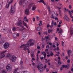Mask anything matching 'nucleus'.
Returning a JSON list of instances; mask_svg holds the SVG:
<instances>
[{"label":"nucleus","instance_id":"obj_36","mask_svg":"<svg viewBox=\"0 0 73 73\" xmlns=\"http://www.w3.org/2000/svg\"><path fill=\"white\" fill-rule=\"evenodd\" d=\"M53 24L54 26H56V25H57V23H56V22H54L53 23Z\"/></svg>","mask_w":73,"mask_h":73},{"label":"nucleus","instance_id":"obj_42","mask_svg":"<svg viewBox=\"0 0 73 73\" xmlns=\"http://www.w3.org/2000/svg\"><path fill=\"white\" fill-rule=\"evenodd\" d=\"M70 60L68 59L67 60V62L69 63H70Z\"/></svg>","mask_w":73,"mask_h":73},{"label":"nucleus","instance_id":"obj_17","mask_svg":"<svg viewBox=\"0 0 73 73\" xmlns=\"http://www.w3.org/2000/svg\"><path fill=\"white\" fill-rule=\"evenodd\" d=\"M72 53V51L70 50L68 51V57H70V54L69 53Z\"/></svg>","mask_w":73,"mask_h":73},{"label":"nucleus","instance_id":"obj_35","mask_svg":"<svg viewBox=\"0 0 73 73\" xmlns=\"http://www.w3.org/2000/svg\"><path fill=\"white\" fill-rule=\"evenodd\" d=\"M22 72L23 73H29V72L27 71H23Z\"/></svg>","mask_w":73,"mask_h":73},{"label":"nucleus","instance_id":"obj_16","mask_svg":"<svg viewBox=\"0 0 73 73\" xmlns=\"http://www.w3.org/2000/svg\"><path fill=\"white\" fill-rule=\"evenodd\" d=\"M41 27H38L37 29H36V31H41Z\"/></svg>","mask_w":73,"mask_h":73},{"label":"nucleus","instance_id":"obj_57","mask_svg":"<svg viewBox=\"0 0 73 73\" xmlns=\"http://www.w3.org/2000/svg\"><path fill=\"white\" fill-rule=\"evenodd\" d=\"M65 58L66 60H68V57L66 56Z\"/></svg>","mask_w":73,"mask_h":73},{"label":"nucleus","instance_id":"obj_49","mask_svg":"<svg viewBox=\"0 0 73 73\" xmlns=\"http://www.w3.org/2000/svg\"><path fill=\"white\" fill-rule=\"evenodd\" d=\"M3 32L5 33V29H3Z\"/></svg>","mask_w":73,"mask_h":73},{"label":"nucleus","instance_id":"obj_10","mask_svg":"<svg viewBox=\"0 0 73 73\" xmlns=\"http://www.w3.org/2000/svg\"><path fill=\"white\" fill-rule=\"evenodd\" d=\"M13 2V0H11V1L8 4H7L6 6V8L7 9L8 8H9V4H11V3H12Z\"/></svg>","mask_w":73,"mask_h":73},{"label":"nucleus","instance_id":"obj_38","mask_svg":"<svg viewBox=\"0 0 73 73\" xmlns=\"http://www.w3.org/2000/svg\"><path fill=\"white\" fill-rule=\"evenodd\" d=\"M8 32H9V33H12V31L11 30H9L8 31Z\"/></svg>","mask_w":73,"mask_h":73},{"label":"nucleus","instance_id":"obj_55","mask_svg":"<svg viewBox=\"0 0 73 73\" xmlns=\"http://www.w3.org/2000/svg\"><path fill=\"white\" fill-rule=\"evenodd\" d=\"M31 57H34V56H35V55H34V54H31Z\"/></svg>","mask_w":73,"mask_h":73},{"label":"nucleus","instance_id":"obj_29","mask_svg":"<svg viewBox=\"0 0 73 73\" xmlns=\"http://www.w3.org/2000/svg\"><path fill=\"white\" fill-rule=\"evenodd\" d=\"M23 25H25V26L27 25V24H26V23H25L24 21H23Z\"/></svg>","mask_w":73,"mask_h":73},{"label":"nucleus","instance_id":"obj_31","mask_svg":"<svg viewBox=\"0 0 73 73\" xmlns=\"http://www.w3.org/2000/svg\"><path fill=\"white\" fill-rule=\"evenodd\" d=\"M46 48L47 49H49V45H47L46 46Z\"/></svg>","mask_w":73,"mask_h":73},{"label":"nucleus","instance_id":"obj_5","mask_svg":"<svg viewBox=\"0 0 73 73\" xmlns=\"http://www.w3.org/2000/svg\"><path fill=\"white\" fill-rule=\"evenodd\" d=\"M3 46L5 49H7L9 46V44L8 43V42H6L3 45Z\"/></svg>","mask_w":73,"mask_h":73},{"label":"nucleus","instance_id":"obj_26","mask_svg":"<svg viewBox=\"0 0 73 73\" xmlns=\"http://www.w3.org/2000/svg\"><path fill=\"white\" fill-rule=\"evenodd\" d=\"M40 23L38 24V25H39V26H41V25H42V21H40Z\"/></svg>","mask_w":73,"mask_h":73},{"label":"nucleus","instance_id":"obj_44","mask_svg":"<svg viewBox=\"0 0 73 73\" xmlns=\"http://www.w3.org/2000/svg\"><path fill=\"white\" fill-rule=\"evenodd\" d=\"M48 44H49L50 45H52V44L50 42L48 43Z\"/></svg>","mask_w":73,"mask_h":73},{"label":"nucleus","instance_id":"obj_45","mask_svg":"<svg viewBox=\"0 0 73 73\" xmlns=\"http://www.w3.org/2000/svg\"><path fill=\"white\" fill-rule=\"evenodd\" d=\"M1 7H2V5H1V4L0 3V10L1 9Z\"/></svg>","mask_w":73,"mask_h":73},{"label":"nucleus","instance_id":"obj_21","mask_svg":"<svg viewBox=\"0 0 73 73\" xmlns=\"http://www.w3.org/2000/svg\"><path fill=\"white\" fill-rule=\"evenodd\" d=\"M13 36L14 38H16L17 37V34L16 33H14L13 34Z\"/></svg>","mask_w":73,"mask_h":73},{"label":"nucleus","instance_id":"obj_1","mask_svg":"<svg viewBox=\"0 0 73 73\" xmlns=\"http://www.w3.org/2000/svg\"><path fill=\"white\" fill-rule=\"evenodd\" d=\"M34 44H35V41L32 39H30L27 42V44H23L21 46L20 48H23L24 50H27L28 52V54L29 55V53L30 52L29 46H32L34 45Z\"/></svg>","mask_w":73,"mask_h":73},{"label":"nucleus","instance_id":"obj_2","mask_svg":"<svg viewBox=\"0 0 73 73\" xmlns=\"http://www.w3.org/2000/svg\"><path fill=\"white\" fill-rule=\"evenodd\" d=\"M6 69L8 72H11L12 70V66L11 65H8L6 67Z\"/></svg>","mask_w":73,"mask_h":73},{"label":"nucleus","instance_id":"obj_52","mask_svg":"<svg viewBox=\"0 0 73 73\" xmlns=\"http://www.w3.org/2000/svg\"><path fill=\"white\" fill-rule=\"evenodd\" d=\"M37 48L38 49H40V47L39 46H38L37 47Z\"/></svg>","mask_w":73,"mask_h":73},{"label":"nucleus","instance_id":"obj_46","mask_svg":"<svg viewBox=\"0 0 73 73\" xmlns=\"http://www.w3.org/2000/svg\"><path fill=\"white\" fill-rule=\"evenodd\" d=\"M54 23V21L52 20L51 24H53V23Z\"/></svg>","mask_w":73,"mask_h":73},{"label":"nucleus","instance_id":"obj_23","mask_svg":"<svg viewBox=\"0 0 73 73\" xmlns=\"http://www.w3.org/2000/svg\"><path fill=\"white\" fill-rule=\"evenodd\" d=\"M47 8L48 9V11L49 12H50V7L49 6H47Z\"/></svg>","mask_w":73,"mask_h":73},{"label":"nucleus","instance_id":"obj_40","mask_svg":"<svg viewBox=\"0 0 73 73\" xmlns=\"http://www.w3.org/2000/svg\"><path fill=\"white\" fill-rule=\"evenodd\" d=\"M68 12H69V13L70 15H72V13H71V12H70V11H69Z\"/></svg>","mask_w":73,"mask_h":73},{"label":"nucleus","instance_id":"obj_43","mask_svg":"<svg viewBox=\"0 0 73 73\" xmlns=\"http://www.w3.org/2000/svg\"><path fill=\"white\" fill-rule=\"evenodd\" d=\"M62 45L63 46H64V42H62Z\"/></svg>","mask_w":73,"mask_h":73},{"label":"nucleus","instance_id":"obj_19","mask_svg":"<svg viewBox=\"0 0 73 73\" xmlns=\"http://www.w3.org/2000/svg\"><path fill=\"white\" fill-rule=\"evenodd\" d=\"M65 18L66 19V20L67 21H68L69 20V18L68 17L67 15H65Z\"/></svg>","mask_w":73,"mask_h":73},{"label":"nucleus","instance_id":"obj_37","mask_svg":"<svg viewBox=\"0 0 73 73\" xmlns=\"http://www.w3.org/2000/svg\"><path fill=\"white\" fill-rule=\"evenodd\" d=\"M59 12L60 15H61V10H60V9L59 10Z\"/></svg>","mask_w":73,"mask_h":73},{"label":"nucleus","instance_id":"obj_39","mask_svg":"<svg viewBox=\"0 0 73 73\" xmlns=\"http://www.w3.org/2000/svg\"><path fill=\"white\" fill-rule=\"evenodd\" d=\"M50 27V25L49 24H48L47 25V28H49V27Z\"/></svg>","mask_w":73,"mask_h":73},{"label":"nucleus","instance_id":"obj_6","mask_svg":"<svg viewBox=\"0 0 73 73\" xmlns=\"http://www.w3.org/2000/svg\"><path fill=\"white\" fill-rule=\"evenodd\" d=\"M11 8L10 11V13H13L14 12H15V7L14 6H11Z\"/></svg>","mask_w":73,"mask_h":73},{"label":"nucleus","instance_id":"obj_33","mask_svg":"<svg viewBox=\"0 0 73 73\" xmlns=\"http://www.w3.org/2000/svg\"><path fill=\"white\" fill-rule=\"evenodd\" d=\"M22 28H23V30H26V29L25 28H24V26H23L21 27Z\"/></svg>","mask_w":73,"mask_h":73},{"label":"nucleus","instance_id":"obj_34","mask_svg":"<svg viewBox=\"0 0 73 73\" xmlns=\"http://www.w3.org/2000/svg\"><path fill=\"white\" fill-rule=\"evenodd\" d=\"M46 72H49V69L48 68H46Z\"/></svg>","mask_w":73,"mask_h":73},{"label":"nucleus","instance_id":"obj_14","mask_svg":"<svg viewBox=\"0 0 73 73\" xmlns=\"http://www.w3.org/2000/svg\"><path fill=\"white\" fill-rule=\"evenodd\" d=\"M25 1V0H21L19 2V4L20 5H21V4L23 3H24Z\"/></svg>","mask_w":73,"mask_h":73},{"label":"nucleus","instance_id":"obj_25","mask_svg":"<svg viewBox=\"0 0 73 73\" xmlns=\"http://www.w3.org/2000/svg\"><path fill=\"white\" fill-rule=\"evenodd\" d=\"M20 64L22 66V65H23V60H21L20 61Z\"/></svg>","mask_w":73,"mask_h":73},{"label":"nucleus","instance_id":"obj_54","mask_svg":"<svg viewBox=\"0 0 73 73\" xmlns=\"http://www.w3.org/2000/svg\"><path fill=\"white\" fill-rule=\"evenodd\" d=\"M60 29V32L62 33L63 32V31H62V29Z\"/></svg>","mask_w":73,"mask_h":73},{"label":"nucleus","instance_id":"obj_41","mask_svg":"<svg viewBox=\"0 0 73 73\" xmlns=\"http://www.w3.org/2000/svg\"><path fill=\"white\" fill-rule=\"evenodd\" d=\"M16 28H13V30L14 31H15L16 30Z\"/></svg>","mask_w":73,"mask_h":73},{"label":"nucleus","instance_id":"obj_58","mask_svg":"<svg viewBox=\"0 0 73 73\" xmlns=\"http://www.w3.org/2000/svg\"><path fill=\"white\" fill-rule=\"evenodd\" d=\"M70 17H71V18H72V19H73V17L72 16V15H70Z\"/></svg>","mask_w":73,"mask_h":73},{"label":"nucleus","instance_id":"obj_15","mask_svg":"<svg viewBox=\"0 0 73 73\" xmlns=\"http://www.w3.org/2000/svg\"><path fill=\"white\" fill-rule=\"evenodd\" d=\"M36 6L35 5H33L32 6V11H35V9H36Z\"/></svg>","mask_w":73,"mask_h":73},{"label":"nucleus","instance_id":"obj_30","mask_svg":"<svg viewBox=\"0 0 73 73\" xmlns=\"http://www.w3.org/2000/svg\"><path fill=\"white\" fill-rule=\"evenodd\" d=\"M53 52H51V53L50 54V56H53Z\"/></svg>","mask_w":73,"mask_h":73},{"label":"nucleus","instance_id":"obj_60","mask_svg":"<svg viewBox=\"0 0 73 73\" xmlns=\"http://www.w3.org/2000/svg\"><path fill=\"white\" fill-rule=\"evenodd\" d=\"M33 21H35V18H33Z\"/></svg>","mask_w":73,"mask_h":73},{"label":"nucleus","instance_id":"obj_32","mask_svg":"<svg viewBox=\"0 0 73 73\" xmlns=\"http://www.w3.org/2000/svg\"><path fill=\"white\" fill-rule=\"evenodd\" d=\"M53 24H52L50 26V28H53Z\"/></svg>","mask_w":73,"mask_h":73},{"label":"nucleus","instance_id":"obj_27","mask_svg":"<svg viewBox=\"0 0 73 73\" xmlns=\"http://www.w3.org/2000/svg\"><path fill=\"white\" fill-rule=\"evenodd\" d=\"M44 1L43 0H40V1H38V2H39L40 3H43Z\"/></svg>","mask_w":73,"mask_h":73},{"label":"nucleus","instance_id":"obj_48","mask_svg":"<svg viewBox=\"0 0 73 73\" xmlns=\"http://www.w3.org/2000/svg\"><path fill=\"white\" fill-rule=\"evenodd\" d=\"M69 7L70 9H71V8H72V6H71V5H69Z\"/></svg>","mask_w":73,"mask_h":73},{"label":"nucleus","instance_id":"obj_8","mask_svg":"<svg viewBox=\"0 0 73 73\" xmlns=\"http://www.w3.org/2000/svg\"><path fill=\"white\" fill-rule=\"evenodd\" d=\"M5 42V39L4 38H2L0 40V44H2Z\"/></svg>","mask_w":73,"mask_h":73},{"label":"nucleus","instance_id":"obj_3","mask_svg":"<svg viewBox=\"0 0 73 73\" xmlns=\"http://www.w3.org/2000/svg\"><path fill=\"white\" fill-rule=\"evenodd\" d=\"M7 52V51H2L1 53V55H0V60H1L3 58V57H5V54H4V53H5Z\"/></svg>","mask_w":73,"mask_h":73},{"label":"nucleus","instance_id":"obj_56","mask_svg":"<svg viewBox=\"0 0 73 73\" xmlns=\"http://www.w3.org/2000/svg\"><path fill=\"white\" fill-rule=\"evenodd\" d=\"M48 49H46L45 50V52H48Z\"/></svg>","mask_w":73,"mask_h":73},{"label":"nucleus","instance_id":"obj_11","mask_svg":"<svg viewBox=\"0 0 73 73\" xmlns=\"http://www.w3.org/2000/svg\"><path fill=\"white\" fill-rule=\"evenodd\" d=\"M39 65L40 67V69H43L44 68V67H43V65L41 63H40L39 64Z\"/></svg>","mask_w":73,"mask_h":73},{"label":"nucleus","instance_id":"obj_12","mask_svg":"<svg viewBox=\"0 0 73 73\" xmlns=\"http://www.w3.org/2000/svg\"><path fill=\"white\" fill-rule=\"evenodd\" d=\"M70 35H73V28L72 27H71L70 28Z\"/></svg>","mask_w":73,"mask_h":73},{"label":"nucleus","instance_id":"obj_51","mask_svg":"<svg viewBox=\"0 0 73 73\" xmlns=\"http://www.w3.org/2000/svg\"><path fill=\"white\" fill-rule=\"evenodd\" d=\"M46 65H45L44 66V69H45L46 68Z\"/></svg>","mask_w":73,"mask_h":73},{"label":"nucleus","instance_id":"obj_64","mask_svg":"<svg viewBox=\"0 0 73 73\" xmlns=\"http://www.w3.org/2000/svg\"><path fill=\"white\" fill-rule=\"evenodd\" d=\"M48 33H50V30L49 29L48 30Z\"/></svg>","mask_w":73,"mask_h":73},{"label":"nucleus","instance_id":"obj_28","mask_svg":"<svg viewBox=\"0 0 73 73\" xmlns=\"http://www.w3.org/2000/svg\"><path fill=\"white\" fill-rule=\"evenodd\" d=\"M10 56L11 54H7L6 57H10Z\"/></svg>","mask_w":73,"mask_h":73},{"label":"nucleus","instance_id":"obj_61","mask_svg":"<svg viewBox=\"0 0 73 73\" xmlns=\"http://www.w3.org/2000/svg\"><path fill=\"white\" fill-rule=\"evenodd\" d=\"M42 54H45V52H42Z\"/></svg>","mask_w":73,"mask_h":73},{"label":"nucleus","instance_id":"obj_62","mask_svg":"<svg viewBox=\"0 0 73 73\" xmlns=\"http://www.w3.org/2000/svg\"><path fill=\"white\" fill-rule=\"evenodd\" d=\"M36 20L37 21L38 20V17H36Z\"/></svg>","mask_w":73,"mask_h":73},{"label":"nucleus","instance_id":"obj_18","mask_svg":"<svg viewBox=\"0 0 73 73\" xmlns=\"http://www.w3.org/2000/svg\"><path fill=\"white\" fill-rule=\"evenodd\" d=\"M18 69H19V68H18L15 69V70L14 71L13 73H20L19 72H17V70Z\"/></svg>","mask_w":73,"mask_h":73},{"label":"nucleus","instance_id":"obj_50","mask_svg":"<svg viewBox=\"0 0 73 73\" xmlns=\"http://www.w3.org/2000/svg\"><path fill=\"white\" fill-rule=\"evenodd\" d=\"M58 64L59 65H61V64H62V63L61 62H58Z\"/></svg>","mask_w":73,"mask_h":73},{"label":"nucleus","instance_id":"obj_13","mask_svg":"<svg viewBox=\"0 0 73 73\" xmlns=\"http://www.w3.org/2000/svg\"><path fill=\"white\" fill-rule=\"evenodd\" d=\"M54 14H52V15L50 16V17L51 19H54L55 17L54 16V15H56V13H54Z\"/></svg>","mask_w":73,"mask_h":73},{"label":"nucleus","instance_id":"obj_9","mask_svg":"<svg viewBox=\"0 0 73 73\" xmlns=\"http://www.w3.org/2000/svg\"><path fill=\"white\" fill-rule=\"evenodd\" d=\"M25 14L27 15H29V9H27L25 10Z\"/></svg>","mask_w":73,"mask_h":73},{"label":"nucleus","instance_id":"obj_4","mask_svg":"<svg viewBox=\"0 0 73 73\" xmlns=\"http://www.w3.org/2000/svg\"><path fill=\"white\" fill-rule=\"evenodd\" d=\"M10 59L11 60L12 62H15L16 60V59H17V58L15 56H13L10 57Z\"/></svg>","mask_w":73,"mask_h":73},{"label":"nucleus","instance_id":"obj_24","mask_svg":"<svg viewBox=\"0 0 73 73\" xmlns=\"http://www.w3.org/2000/svg\"><path fill=\"white\" fill-rule=\"evenodd\" d=\"M62 68H68V66L67 65H62Z\"/></svg>","mask_w":73,"mask_h":73},{"label":"nucleus","instance_id":"obj_20","mask_svg":"<svg viewBox=\"0 0 73 73\" xmlns=\"http://www.w3.org/2000/svg\"><path fill=\"white\" fill-rule=\"evenodd\" d=\"M1 73H7V71L5 70H3L1 71Z\"/></svg>","mask_w":73,"mask_h":73},{"label":"nucleus","instance_id":"obj_63","mask_svg":"<svg viewBox=\"0 0 73 73\" xmlns=\"http://www.w3.org/2000/svg\"><path fill=\"white\" fill-rule=\"evenodd\" d=\"M48 65H50V63L48 62Z\"/></svg>","mask_w":73,"mask_h":73},{"label":"nucleus","instance_id":"obj_22","mask_svg":"<svg viewBox=\"0 0 73 73\" xmlns=\"http://www.w3.org/2000/svg\"><path fill=\"white\" fill-rule=\"evenodd\" d=\"M4 68V66L3 65H0V70H1V69H3Z\"/></svg>","mask_w":73,"mask_h":73},{"label":"nucleus","instance_id":"obj_7","mask_svg":"<svg viewBox=\"0 0 73 73\" xmlns=\"http://www.w3.org/2000/svg\"><path fill=\"white\" fill-rule=\"evenodd\" d=\"M17 25L20 27H21L23 26V23H22L21 20H20L18 21L17 24Z\"/></svg>","mask_w":73,"mask_h":73},{"label":"nucleus","instance_id":"obj_53","mask_svg":"<svg viewBox=\"0 0 73 73\" xmlns=\"http://www.w3.org/2000/svg\"><path fill=\"white\" fill-rule=\"evenodd\" d=\"M43 57H40V60H42V59H43Z\"/></svg>","mask_w":73,"mask_h":73},{"label":"nucleus","instance_id":"obj_47","mask_svg":"<svg viewBox=\"0 0 73 73\" xmlns=\"http://www.w3.org/2000/svg\"><path fill=\"white\" fill-rule=\"evenodd\" d=\"M39 72H42V70H40V69H39Z\"/></svg>","mask_w":73,"mask_h":73},{"label":"nucleus","instance_id":"obj_59","mask_svg":"<svg viewBox=\"0 0 73 73\" xmlns=\"http://www.w3.org/2000/svg\"><path fill=\"white\" fill-rule=\"evenodd\" d=\"M52 46H53V48H56V46H55V45H52Z\"/></svg>","mask_w":73,"mask_h":73}]
</instances>
